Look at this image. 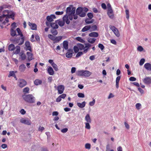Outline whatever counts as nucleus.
Segmentation results:
<instances>
[{"instance_id":"1","label":"nucleus","mask_w":151,"mask_h":151,"mask_svg":"<svg viewBox=\"0 0 151 151\" xmlns=\"http://www.w3.org/2000/svg\"><path fill=\"white\" fill-rule=\"evenodd\" d=\"M22 97L23 99L27 102L33 103L35 102V97L31 94H24L22 96Z\"/></svg>"},{"instance_id":"2","label":"nucleus","mask_w":151,"mask_h":151,"mask_svg":"<svg viewBox=\"0 0 151 151\" xmlns=\"http://www.w3.org/2000/svg\"><path fill=\"white\" fill-rule=\"evenodd\" d=\"M63 20H57L55 21L56 23H58L60 27L63 26L65 24V22L68 24L70 23V21L68 18V16L67 15H65L63 18Z\"/></svg>"},{"instance_id":"3","label":"nucleus","mask_w":151,"mask_h":151,"mask_svg":"<svg viewBox=\"0 0 151 151\" xmlns=\"http://www.w3.org/2000/svg\"><path fill=\"white\" fill-rule=\"evenodd\" d=\"M14 16V14H13L10 15L8 14H3L2 15L0 16V21H2L5 19V21L3 22V24H5L6 23L9 22V18H12Z\"/></svg>"},{"instance_id":"4","label":"nucleus","mask_w":151,"mask_h":151,"mask_svg":"<svg viewBox=\"0 0 151 151\" xmlns=\"http://www.w3.org/2000/svg\"><path fill=\"white\" fill-rule=\"evenodd\" d=\"M21 123L27 125H30L31 124V121L28 118H21L20 120Z\"/></svg>"},{"instance_id":"5","label":"nucleus","mask_w":151,"mask_h":151,"mask_svg":"<svg viewBox=\"0 0 151 151\" xmlns=\"http://www.w3.org/2000/svg\"><path fill=\"white\" fill-rule=\"evenodd\" d=\"M109 5H110V8H109L108 9L107 14L110 18L113 19L114 17L113 11L110 5L109 4H108V6H109Z\"/></svg>"},{"instance_id":"6","label":"nucleus","mask_w":151,"mask_h":151,"mask_svg":"<svg viewBox=\"0 0 151 151\" xmlns=\"http://www.w3.org/2000/svg\"><path fill=\"white\" fill-rule=\"evenodd\" d=\"M18 83L19 86L21 88L24 87L27 84L26 81L23 79H19L18 81Z\"/></svg>"},{"instance_id":"7","label":"nucleus","mask_w":151,"mask_h":151,"mask_svg":"<svg viewBox=\"0 0 151 151\" xmlns=\"http://www.w3.org/2000/svg\"><path fill=\"white\" fill-rule=\"evenodd\" d=\"M76 8H73L72 12L70 14H66L68 16V18L70 20H72L73 19V16L75 12Z\"/></svg>"},{"instance_id":"8","label":"nucleus","mask_w":151,"mask_h":151,"mask_svg":"<svg viewBox=\"0 0 151 151\" xmlns=\"http://www.w3.org/2000/svg\"><path fill=\"white\" fill-rule=\"evenodd\" d=\"M73 53V52L72 49H68L66 53V57L67 58H71L72 57Z\"/></svg>"},{"instance_id":"9","label":"nucleus","mask_w":151,"mask_h":151,"mask_svg":"<svg viewBox=\"0 0 151 151\" xmlns=\"http://www.w3.org/2000/svg\"><path fill=\"white\" fill-rule=\"evenodd\" d=\"M65 87L63 85H60L57 87V90L58 91V93L59 94L62 93L64 90Z\"/></svg>"},{"instance_id":"10","label":"nucleus","mask_w":151,"mask_h":151,"mask_svg":"<svg viewBox=\"0 0 151 151\" xmlns=\"http://www.w3.org/2000/svg\"><path fill=\"white\" fill-rule=\"evenodd\" d=\"M55 18L56 17L54 14H51L50 16H47L46 17L47 21L51 22L53 21V19Z\"/></svg>"},{"instance_id":"11","label":"nucleus","mask_w":151,"mask_h":151,"mask_svg":"<svg viewBox=\"0 0 151 151\" xmlns=\"http://www.w3.org/2000/svg\"><path fill=\"white\" fill-rule=\"evenodd\" d=\"M24 39L23 38H19V40H14L15 43H18V45H20L23 44L24 42Z\"/></svg>"},{"instance_id":"12","label":"nucleus","mask_w":151,"mask_h":151,"mask_svg":"<svg viewBox=\"0 0 151 151\" xmlns=\"http://www.w3.org/2000/svg\"><path fill=\"white\" fill-rule=\"evenodd\" d=\"M143 82L147 84H149L151 83V78L147 77L145 78L143 80Z\"/></svg>"},{"instance_id":"13","label":"nucleus","mask_w":151,"mask_h":151,"mask_svg":"<svg viewBox=\"0 0 151 151\" xmlns=\"http://www.w3.org/2000/svg\"><path fill=\"white\" fill-rule=\"evenodd\" d=\"M28 25L30 26V28L32 30H36L37 29V25L36 24L29 22Z\"/></svg>"},{"instance_id":"14","label":"nucleus","mask_w":151,"mask_h":151,"mask_svg":"<svg viewBox=\"0 0 151 151\" xmlns=\"http://www.w3.org/2000/svg\"><path fill=\"white\" fill-rule=\"evenodd\" d=\"M25 45L26 47L25 49L26 50H29L30 51H31V46H30V42L28 41H27L25 43Z\"/></svg>"},{"instance_id":"15","label":"nucleus","mask_w":151,"mask_h":151,"mask_svg":"<svg viewBox=\"0 0 151 151\" xmlns=\"http://www.w3.org/2000/svg\"><path fill=\"white\" fill-rule=\"evenodd\" d=\"M47 72L48 74L50 75H53L54 74V71L52 68L50 66L47 69Z\"/></svg>"},{"instance_id":"16","label":"nucleus","mask_w":151,"mask_h":151,"mask_svg":"<svg viewBox=\"0 0 151 151\" xmlns=\"http://www.w3.org/2000/svg\"><path fill=\"white\" fill-rule=\"evenodd\" d=\"M145 68L147 70H151V64L149 63H145L144 65Z\"/></svg>"},{"instance_id":"17","label":"nucleus","mask_w":151,"mask_h":151,"mask_svg":"<svg viewBox=\"0 0 151 151\" xmlns=\"http://www.w3.org/2000/svg\"><path fill=\"white\" fill-rule=\"evenodd\" d=\"M63 48L65 50H68V42L67 41H64L63 43Z\"/></svg>"},{"instance_id":"18","label":"nucleus","mask_w":151,"mask_h":151,"mask_svg":"<svg viewBox=\"0 0 151 151\" xmlns=\"http://www.w3.org/2000/svg\"><path fill=\"white\" fill-rule=\"evenodd\" d=\"M27 58L29 61L32 60V54L31 53V51L27 52Z\"/></svg>"},{"instance_id":"19","label":"nucleus","mask_w":151,"mask_h":151,"mask_svg":"<svg viewBox=\"0 0 151 151\" xmlns=\"http://www.w3.org/2000/svg\"><path fill=\"white\" fill-rule=\"evenodd\" d=\"M99 34L97 32H92L89 34V36L91 37H96L98 36Z\"/></svg>"},{"instance_id":"20","label":"nucleus","mask_w":151,"mask_h":151,"mask_svg":"<svg viewBox=\"0 0 151 151\" xmlns=\"http://www.w3.org/2000/svg\"><path fill=\"white\" fill-rule=\"evenodd\" d=\"M75 8L74 7H73V6L72 5H70L69 7H68L66 8V14H70L71 13V12H72V8Z\"/></svg>"},{"instance_id":"21","label":"nucleus","mask_w":151,"mask_h":151,"mask_svg":"<svg viewBox=\"0 0 151 151\" xmlns=\"http://www.w3.org/2000/svg\"><path fill=\"white\" fill-rule=\"evenodd\" d=\"M91 28V25H86L82 29L81 31L82 32H85L90 29Z\"/></svg>"},{"instance_id":"22","label":"nucleus","mask_w":151,"mask_h":151,"mask_svg":"<svg viewBox=\"0 0 151 151\" xmlns=\"http://www.w3.org/2000/svg\"><path fill=\"white\" fill-rule=\"evenodd\" d=\"M91 74V73L89 71L84 70L83 76L86 77H89Z\"/></svg>"},{"instance_id":"23","label":"nucleus","mask_w":151,"mask_h":151,"mask_svg":"<svg viewBox=\"0 0 151 151\" xmlns=\"http://www.w3.org/2000/svg\"><path fill=\"white\" fill-rule=\"evenodd\" d=\"M86 104V102L84 101L82 102L81 103H77V104L80 108H83L85 106Z\"/></svg>"},{"instance_id":"24","label":"nucleus","mask_w":151,"mask_h":151,"mask_svg":"<svg viewBox=\"0 0 151 151\" xmlns=\"http://www.w3.org/2000/svg\"><path fill=\"white\" fill-rule=\"evenodd\" d=\"M85 120L87 122L91 123V119L89 114H87L85 117Z\"/></svg>"},{"instance_id":"25","label":"nucleus","mask_w":151,"mask_h":151,"mask_svg":"<svg viewBox=\"0 0 151 151\" xmlns=\"http://www.w3.org/2000/svg\"><path fill=\"white\" fill-rule=\"evenodd\" d=\"M83 10L82 8L81 7H79L77 8L76 10V14L77 15H80V13L83 11Z\"/></svg>"},{"instance_id":"26","label":"nucleus","mask_w":151,"mask_h":151,"mask_svg":"<svg viewBox=\"0 0 151 151\" xmlns=\"http://www.w3.org/2000/svg\"><path fill=\"white\" fill-rule=\"evenodd\" d=\"M26 68L25 65L24 64H22L19 66V69L21 72H23L25 70Z\"/></svg>"},{"instance_id":"27","label":"nucleus","mask_w":151,"mask_h":151,"mask_svg":"<svg viewBox=\"0 0 151 151\" xmlns=\"http://www.w3.org/2000/svg\"><path fill=\"white\" fill-rule=\"evenodd\" d=\"M62 37L61 36H55L54 41H55V42H58L62 39Z\"/></svg>"},{"instance_id":"28","label":"nucleus","mask_w":151,"mask_h":151,"mask_svg":"<svg viewBox=\"0 0 151 151\" xmlns=\"http://www.w3.org/2000/svg\"><path fill=\"white\" fill-rule=\"evenodd\" d=\"M51 27L52 28V29H56L58 28V26L55 22V23H52Z\"/></svg>"},{"instance_id":"29","label":"nucleus","mask_w":151,"mask_h":151,"mask_svg":"<svg viewBox=\"0 0 151 151\" xmlns=\"http://www.w3.org/2000/svg\"><path fill=\"white\" fill-rule=\"evenodd\" d=\"M15 47L14 45L11 44L8 47V49L9 51H12L14 50Z\"/></svg>"},{"instance_id":"30","label":"nucleus","mask_w":151,"mask_h":151,"mask_svg":"<svg viewBox=\"0 0 151 151\" xmlns=\"http://www.w3.org/2000/svg\"><path fill=\"white\" fill-rule=\"evenodd\" d=\"M96 40L95 38H88V41L90 43L93 44L95 42Z\"/></svg>"},{"instance_id":"31","label":"nucleus","mask_w":151,"mask_h":151,"mask_svg":"<svg viewBox=\"0 0 151 151\" xmlns=\"http://www.w3.org/2000/svg\"><path fill=\"white\" fill-rule=\"evenodd\" d=\"M10 34L11 35L12 37H14L17 35L16 34V31L13 29H11Z\"/></svg>"},{"instance_id":"32","label":"nucleus","mask_w":151,"mask_h":151,"mask_svg":"<svg viewBox=\"0 0 151 151\" xmlns=\"http://www.w3.org/2000/svg\"><path fill=\"white\" fill-rule=\"evenodd\" d=\"M83 70H78L76 73V75L78 76H83Z\"/></svg>"},{"instance_id":"33","label":"nucleus","mask_w":151,"mask_h":151,"mask_svg":"<svg viewBox=\"0 0 151 151\" xmlns=\"http://www.w3.org/2000/svg\"><path fill=\"white\" fill-rule=\"evenodd\" d=\"M16 50L14 52V53L16 54H18L20 51V48L19 46H17L15 48Z\"/></svg>"},{"instance_id":"34","label":"nucleus","mask_w":151,"mask_h":151,"mask_svg":"<svg viewBox=\"0 0 151 151\" xmlns=\"http://www.w3.org/2000/svg\"><path fill=\"white\" fill-rule=\"evenodd\" d=\"M97 27L96 25H94L92 26H91V28L90 29V31H95L97 30Z\"/></svg>"},{"instance_id":"35","label":"nucleus","mask_w":151,"mask_h":151,"mask_svg":"<svg viewBox=\"0 0 151 151\" xmlns=\"http://www.w3.org/2000/svg\"><path fill=\"white\" fill-rule=\"evenodd\" d=\"M113 32L117 37H119L120 36V34L118 29L117 28L114 30Z\"/></svg>"},{"instance_id":"36","label":"nucleus","mask_w":151,"mask_h":151,"mask_svg":"<svg viewBox=\"0 0 151 151\" xmlns=\"http://www.w3.org/2000/svg\"><path fill=\"white\" fill-rule=\"evenodd\" d=\"M51 33L54 35H57L58 34V32L55 29H52L51 30Z\"/></svg>"},{"instance_id":"37","label":"nucleus","mask_w":151,"mask_h":151,"mask_svg":"<svg viewBox=\"0 0 151 151\" xmlns=\"http://www.w3.org/2000/svg\"><path fill=\"white\" fill-rule=\"evenodd\" d=\"M77 46L80 50H82L84 48V45L81 43L77 44Z\"/></svg>"},{"instance_id":"38","label":"nucleus","mask_w":151,"mask_h":151,"mask_svg":"<svg viewBox=\"0 0 151 151\" xmlns=\"http://www.w3.org/2000/svg\"><path fill=\"white\" fill-rule=\"evenodd\" d=\"M20 56L21 57L22 60H24L26 58V56L25 54L23 52H21L20 54Z\"/></svg>"},{"instance_id":"39","label":"nucleus","mask_w":151,"mask_h":151,"mask_svg":"<svg viewBox=\"0 0 151 151\" xmlns=\"http://www.w3.org/2000/svg\"><path fill=\"white\" fill-rule=\"evenodd\" d=\"M76 40L77 41H79L82 43H84V41L83 39L81 37H77L76 38Z\"/></svg>"},{"instance_id":"40","label":"nucleus","mask_w":151,"mask_h":151,"mask_svg":"<svg viewBox=\"0 0 151 151\" xmlns=\"http://www.w3.org/2000/svg\"><path fill=\"white\" fill-rule=\"evenodd\" d=\"M16 30L18 33V35H20L21 37H22L23 36V35L19 28H17L16 29Z\"/></svg>"},{"instance_id":"41","label":"nucleus","mask_w":151,"mask_h":151,"mask_svg":"<svg viewBox=\"0 0 151 151\" xmlns=\"http://www.w3.org/2000/svg\"><path fill=\"white\" fill-rule=\"evenodd\" d=\"M52 66L55 71H57L58 70L57 65L55 63H53Z\"/></svg>"},{"instance_id":"42","label":"nucleus","mask_w":151,"mask_h":151,"mask_svg":"<svg viewBox=\"0 0 151 151\" xmlns=\"http://www.w3.org/2000/svg\"><path fill=\"white\" fill-rule=\"evenodd\" d=\"M89 19L87 18L85 20V22L87 24H89L90 23H91L93 22H94V20L93 19H92L91 21L88 20Z\"/></svg>"},{"instance_id":"43","label":"nucleus","mask_w":151,"mask_h":151,"mask_svg":"<svg viewBox=\"0 0 151 151\" xmlns=\"http://www.w3.org/2000/svg\"><path fill=\"white\" fill-rule=\"evenodd\" d=\"M48 38L50 40L53 41H54L55 36H54L53 35L51 34H49L48 35Z\"/></svg>"},{"instance_id":"44","label":"nucleus","mask_w":151,"mask_h":151,"mask_svg":"<svg viewBox=\"0 0 151 151\" xmlns=\"http://www.w3.org/2000/svg\"><path fill=\"white\" fill-rule=\"evenodd\" d=\"M77 95L80 98H84L85 97L84 94L82 93H78Z\"/></svg>"},{"instance_id":"45","label":"nucleus","mask_w":151,"mask_h":151,"mask_svg":"<svg viewBox=\"0 0 151 151\" xmlns=\"http://www.w3.org/2000/svg\"><path fill=\"white\" fill-rule=\"evenodd\" d=\"M95 100L94 99H93V101H91L89 103V105L91 106H93L95 104Z\"/></svg>"},{"instance_id":"46","label":"nucleus","mask_w":151,"mask_h":151,"mask_svg":"<svg viewBox=\"0 0 151 151\" xmlns=\"http://www.w3.org/2000/svg\"><path fill=\"white\" fill-rule=\"evenodd\" d=\"M15 76V78L16 77L15 74H14V72L13 71H10L9 73V75H8V77H9L11 76Z\"/></svg>"},{"instance_id":"47","label":"nucleus","mask_w":151,"mask_h":151,"mask_svg":"<svg viewBox=\"0 0 151 151\" xmlns=\"http://www.w3.org/2000/svg\"><path fill=\"white\" fill-rule=\"evenodd\" d=\"M29 88L28 87H26L23 89V91L26 93H29Z\"/></svg>"},{"instance_id":"48","label":"nucleus","mask_w":151,"mask_h":151,"mask_svg":"<svg viewBox=\"0 0 151 151\" xmlns=\"http://www.w3.org/2000/svg\"><path fill=\"white\" fill-rule=\"evenodd\" d=\"M125 13L126 14V18L128 19L129 18V11L128 9H126L125 10Z\"/></svg>"},{"instance_id":"49","label":"nucleus","mask_w":151,"mask_h":151,"mask_svg":"<svg viewBox=\"0 0 151 151\" xmlns=\"http://www.w3.org/2000/svg\"><path fill=\"white\" fill-rule=\"evenodd\" d=\"M79 49L78 47L74 46V50L75 53H77L79 51Z\"/></svg>"},{"instance_id":"50","label":"nucleus","mask_w":151,"mask_h":151,"mask_svg":"<svg viewBox=\"0 0 151 151\" xmlns=\"http://www.w3.org/2000/svg\"><path fill=\"white\" fill-rule=\"evenodd\" d=\"M83 54V52H78L77 54L76 55V58H78L80 56H81Z\"/></svg>"},{"instance_id":"51","label":"nucleus","mask_w":151,"mask_h":151,"mask_svg":"<svg viewBox=\"0 0 151 151\" xmlns=\"http://www.w3.org/2000/svg\"><path fill=\"white\" fill-rule=\"evenodd\" d=\"M88 17L90 19H91L93 17V15L92 13H88L87 14Z\"/></svg>"},{"instance_id":"52","label":"nucleus","mask_w":151,"mask_h":151,"mask_svg":"<svg viewBox=\"0 0 151 151\" xmlns=\"http://www.w3.org/2000/svg\"><path fill=\"white\" fill-rule=\"evenodd\" d=\"M145 62V59L144 58H142L139 61V65L141 66Z\"/></svg>"},{"instance_id":"53","label":"nucleus","mask_w":151,"mask_h":151,"mask_svg":"<svg viewBox=\"0 0 151 151\" xmlns=\"http://www.w3.org/2000/svg\"><path fill=\"white\" fill-rule=\"evenodd\" d=\"M89 123L88 122H86L85 123V128L88 129H90L91 128V127Z\"/></svg>"},{"instance_id":"54","label":"nucleus","mask_w":151,"mask_h":151,"mask_svg":"<svg viewBox=\"0 0 151 151\" xmlns=\"http://www.w3.org/2000/svg\"><path fill=\"white\" fill-rule=\"evenodd\" d=\"M49 22L47 21L46 22V25L48 27H50L51 26V25L52 22Z\"/></svg>"},{"instance_id":"55","label":"nucleus","mask_w":151,"mask_h":151,"mask_svg":"<svg viewBox=\"0 0 151 151\" xmlns=\"http://www.w3.org/2000/svg\"><path fill=\"white\" fill-rule=\"evenodd\" d=\"M98 47L101 50H104V46L101 44H99L98 45Z\"/></svg>"},{"instance_id":"56","label":"nucleus","mask_w":151,"mask_h":151,"mask_svg":"<svg viewBox=\"0 0 151 151\" xmlns=\"http://www.w3.org/2000/svg\"><path fill=\"white\" fill-rule=\"evenodd\" d=\"M85 147L87 149H89L91 148V145L90 144L86 143L85 144Z\"/></svg>"},{"instance_id":"57","label":"nucleus","mask_w":151,"mask_h":151,"mask_svg":"<svg viewBox=\"0 0 151 151\" xmlns=\"http://www.w3.org/2000/svg\"><path fill=\"white\" fill-rule=\"evenodd\" d=\"M137 50L138 51L141 52L144 49L141 46H139L137 48Z\"/></svg>"},{"instance_id":"58","label":"nucleus","mask_w":151,"mask_h":151,"mask_svg":"<svg viewBox=\"0 0 151 151\" xmlns=\"http://www.w3.org/2000/svg\"><path fill=\"white\" fill-rule=\"evenodd\" d=\"M86 15V13L85 12H83V11L80 13V15H79L80 17H84Z\"/></svg>"},{"instance_id":"59","label":"nucleus","mask_w":151,"mask_h":151,"mask_svg":"<svg viewBox=\"0 0 151 151\" xmlns=\"http://www.w3.org/2000/svg\"><path fill=\"white\" fill-rule=\"evenodd\" d=\"M41 151H49L46 147H41Z\"/></svg>"},{"instance_id":"60","label":"nucleus","mask_w":151,"mask_h":151,"mask_svg":"<svg viewBox=\"0 0 151 151\" xmlns=\"http://www.w3.org/2000/svg\"><path fill=\"white\" fill-rule=\"evenodd\" d=\"M63 13V11H61V12L57 11V12H56L55 13V14L57 15H62Z\"/></svg>"},{"instance_id":"61","label":"nucleus","mask_w":151,"mask_h":151,"mask_svg":"<svg viewBox=\"0 0 151 151\" xmlns=\"http://www.w3.org/2000/svg\"><path fill=\"white\" fill-rule=\"evenodd\" d=\"M136 80V78L133 77H131L129 78V80L130 81H135Z\"/></svg>"},{"instance_id":"62","label":"nucleus","mask_w":151,"mask_h":151,"mask_svg":"<svg viewBox=\"0 0 151 151\" xmlns=\"http://www.w3.org/2000/svg\"><path fill=\"white\" fill-rule=\"evenodd\" d=\"M45 129V128L43 127H40L38 128V131L40 132H42Z\"/></svg>"},{"instance_id":"63","label":"nucleus","mask_w":151,"mask_h":151,"mask_svg":"<svg viewBox=\"0 0 151 151\" xmlns=\"http://www.w3.org/2000/svg\"><path fill=\"white\" fill-rule=\"evenodd\" d=\"M68 130V128H64V129H62L61 130V132H62L63 133H66V132H67Z\"/></svg>"},{"instance_id":"64","label":"nucleus","mask_w":151,"mask_h":151,"mask_svg":"<svg viewBox=\"0 0 151 151\" xmlns=\"http://www.w3.org/2000/svg\"><path fill=\"white\" fill-rule=\"evenodd\" d=\"M141 105L140 103H137L136 104V107L137 109H140V107L141 106Z\"/></svg>"}]
</instances>
